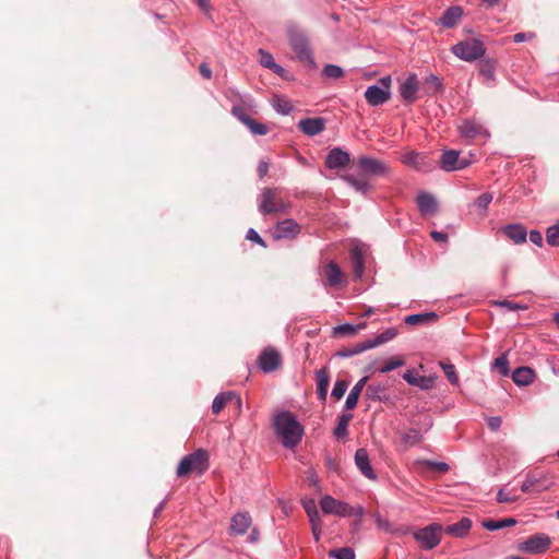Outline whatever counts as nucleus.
I'll use <instances>...</instances> for the list:
<instances>
[{"label":"nucleus","instance_id":"obj_1","mask_svg":"<svg viewBox=\"0 0 559 559\" xmlns=\"http://www.w3.org/2000/svg\"><path fill=\"white\" fill-rule=\"evenodd\" d=\"M274 429L282 444L287 449L297 447L302 439L304 427L288 411H283L275 416Z\"/></svg>","mask_w":559,"mask_h":559},{"label":"nucleus","instance_id":"obj_2","mask_svg":"<svg viewBox=\"0 0 559 559\" xmlns=\"http://www.w3.org/2000/svg\"><path fill=\"white\" fill-rule=\"evenodd\" d=\"M289 207L281 188H263L258 197V210L262 215L285 214Z\"/></svg>","mask_w":559,"mask_h":559},{"label":"nucleus","instance_id":"obj_3","mask_svg":"<svg viewBox=\"0 0 559 559\" xmlns=\"http://www.w3.org/2000/svg\"><path fill=\"white\" fill-rule=\"evenodd\" d=\"M241 105H234L231 107V115L245 124L252 135H265L269 133L270 128L263 122H259L248 115V111H253L255 105L252 98H241Z\"/></svg>","mask_w":559,"mask_h":559},{"label":"nucleus","instance_id":"obj_4","mask_svg":"<svg viewBox=\"0 0 559 559\" xmlns=\"http://www.w3.org/2000/svg\"><path fill=\"white\" fill-rule=\"evenodd\" d=\"M287 37L297 58L300 61L314 66L312 50L310 48L306 33L301 31L297 25L290 24L287 26Z\"/></svg>","mask_w":559,"mask_h":559},{"label":"nucleus","instance_id":"obj_5","mask_svg":"<svg viewBox=\"0 0 559 559\" xmlns=\"http://www.w3.org/2000/svg\"><path fill=\"white\" fill-rule=\"evenodd\" d=\"M209 468V455L203 449H198L194 452L183 456L177 467V476L186 477L191 472L203 474Z\"/></svg>","mask_w":559,"mask_h":559},{"label":"nucleus","instance_id":"obj_6","mask_svg":"<svg viewBox=\"0 0 559 559\" xmlns=\"http://www.w3.org/2000/svg\"><path fill=\"white\" fill-rule=\"evenodd\" d=\"M451 50L457 58L467 62L484 57L486 52L484 43L476 38L460 41Z\"/></svg>","mask_w":559,"mask_h":559},{"label":"nucleus","instance_id":"obj_7","mask_svg":"<svg viewBox=\"0 0 559 559\" xmlns=\"http://www.w3.org/2000/svg\"><path fill=\"white\" fill-rule=\"evenodd\" d=\"M320 507H321V510L323 511V513H325V514H335L338 516H352V515L361 516L364 514L362 507H358L357 509H354L347 502L338 501L329 495L324 496L321 499Z\"/></svg>","mask_w":559,"mask_h":559},{"label":"nucleus","instance_id":"obj_8","mask_svg":"<svg viewBox=\"0 0 559 559\" xmlns=\"http://www.w3.org/2000/svg\"><path fill=\"white\" fill-rule=\"evenodd\" d=\"M391 78L383 76L377 84L370 85L365 92V98L371 106H379L386 103L390 99L391 92Z\"/></svg>","mask_w":559,"mask_h":559},{"label":"nucleus","instance_id":"obj_9","mask_svg":"<svg viewBox=\"0 0 559 559\" xmlns=\"http://www.w3.org/2000/svg\"><path fill=\"white\" fill-rule=\"evenodd\" d=\"M442 525L432 523L426 527L419 528L414 533L415 540L425 550H431L441 542Z\"/></svg>","mask_w":559,"mask_h":559},{"label":"nucleus","instance_id":"obj_10","mask_svg":"<svg viewBox=\"0 0 559 559\" xmlns=\"http://www.w3.org/2000/svg\"><path fill=\"white\" fill-rule=\"evenodd\" d=\"M554 485L552 477L544 471H533L526 475L521 486L523 492H543Z\"/></svg>","mask_w":559,"mask_h":559},{"label":"nucleus","instance_id":"obj_11","mask_svg":"<svg viewBox=\"0 0 559 559\" xmlns=\"http://www.w3.org/2000/svg\"><path fill=\"white\" fill-rule=\"evenodd\" d=\"M551 544L550 537L545 533H537L519 544V550L530 555L545 552Z\"/></svg>","mask_w":559,"mask_h":559},{"label":"nucleus","instance_id":"obj_12","mask_svg":"<svg viewBox=\"0 0 559 559\" xmlns=\"http://www.w3.org/2000/svg\"><path fill=\"white\" fill-rule=\"evenodd\" d=\"M357 168L364 176H385L390 170L386 163L369 156H360Z\"/></svg>","mask_w":559,"mask_h":559},{"label":"nucleus","instance_id":"obj_13","mask_svg":"<svg viewBox=\"0 0 559 559\" xmlns=\"http://www.w3.org/2000/svg\"><path fill=\"white\" fill-rule=\"evenodd\" d=\"M282 362L280 353L273 347L265 348L258 358V366L263 372H273Z\"/></svg>","mask_w":559,"mask_h":559},{"label":"nucleus","instance_id":"obj_14","mask_svg":"<svg viewBox=\"0 0 559 559\" xmlns=\"http://www.w3.org/2000/svg\"><path fill=\"white\" fill-rule=\"evenodd\" d=\"M416 204L424 217H431L438 212V201L430 192L421 191L417 194Z\"/></svg>","mask_w":559,"mask_h":559},{"label":"nucleus","instance_id":"obj_15","mask_svg":"<svg viewBox=\"0 0 559 559\" xmlns=\"http://www.w3.org/2000/svg\"><path fill=\"white\" fill-rule=\"evenodd\" d=\"M299 233H300V225L292 218H287V219L278 222L274 228V237L277 240L293 239Z\"/></svg>","mask_w":559,"mask_h":559},{"label":"nucleus","instance_id":"obj_16","mask_svg":"<svg viewBox=\"0 0 559 559\" xmlns=\"http://www.w3.org/2000/svg\"><path fill=\"white\" fill-rule=\"evenodd\" d=\"M419 82L415 73L409 74L400 86V95L407 104H413L417 100Z\"/></svg>","mask_w":559,"mask_h":559},{"label":"nucleus","instance_id":"obj_17","mask_svg":"<svg viewBox=\"0 0 559 559\" xmlns=\"http://www.w3.org/2000/svg\"><path fill=\"white\" fill-rule=\"evenodd\" d=\"M349 162V154L340 147L332 148L325 157V166L330 169L344 168Z\"/></svg>","mask_w":559,"mask_h":559},{"label":"nucleus","instance_id":"obj_18","mask_svg":"<svg viewBox=\"0 0 559 559\" xmlns=\"http://www.w3.org/2000/svg\"><path fill=\"white\" fill-rule=\"evenodd\" d=\"M459 132L463 138L467 139H475L480 135L486 138L489 136V133L485 127L476 120L472 119L464 120L459 127Z\"/></svg>","mask_w":559,"mask_h":559},{"label":"nucleus","instance_id":"obj_19","mask_svg":"<svg viewBox=\"0 0 559 559\" xmlns=\"http://www.w3.org/2000/svg\"><path fill=\"white\" fill-rule=\"evenodd\" d=\"M499 231L502 233L509 240L513 241L515 245L524 243L527 238L526 228L519 223L506 225L501 227Z\"/></svg>","mask_w":559,"mask_h":559},{"label":"nucleus","instance_id":"obj_20","mask_svg":"<svg viewBox=\"0 0 559 559\" xmlns=\"http://www.w3.org/2000/svg\"><path fill=\"white\" fill-rule=\"evenodd\" d=\"M301 132L309 136H314L325 129V120L323 118H305L298 122Z\"/></svg>","mask_w":559,"mask_h":559},{"label":"nucleus","instance_id":"obj_21","mask_svg":"<svg viewBox=\"0 0 559 559\" xmlns=\"http://www.w3.org/2000/svg\"><path fill=\"white\" fill-rule=\"evenodd\" d=\"M355 464L359 472L368 479H376L377 476L370 465L369 455L366 449L360 448L355 453Z\"/></svg>","mask_w":559,"mask_h":559},{"label":"nucleus","instance_id":"obj_22","mask_svg":"<svg viewBox=\"0 0 559 559\" xmlns=\"http://www.w3.org/2000/svg\"><path fill=\"white\" fill-rule=\"evenodd\" d=\"M403 379L411 385L418 386L420 390H429L433 386V379L417 374L413 369L404 372Z\"/></svg>","mask_w":559,"mask_h":559},{"label":"nucleus","instance_id":"obj_23","mask_svg":"<svg viewBox=\"0 0 559 559\" xmlns=\"http://www.w3.org/2000/svg\"><path fill=\"white\" fill-rule=\"evenodd\" d=\"M472 527V520L462 518L459 522L445 526L444 533L453 537L463 538L467 536Z\"/></svg>","mask_w":559,"mask_h":559},{"label":"nucleus","instance_id":"obj_24","mask_svg":"<svg viewBox=\"0 0 559 559\" xmlns=\"http://www.w3.org/2000/svg\"><path fill=\"white\" fill-rule=\"evenodd\" d=\"M463 15V9L457 5L448 8L442 16L439 19V23L444 27L451 28L457 24Z\"/></svg>","mask_w":559,"mask_h":559},{"label":"nucleus","instance_id":"obj_25","mask_svg":"<svg viewBox=\"0 0 559 559\" xmlns=\"http://www.w3.org/2000/svg\"><path fill=\"white\" fill-rule=\"evenodd\" d=\"M251 525V518L248 513H237L233 516L230 530L236 535H243Z\"/></svg>","mask_w":559,"mask_h":559},{"label":"nucleus","instance_id":"obj_26","mask_svg":"<svg viewBox=\"0 0 559 559\" xmlns=\"http://www.w3.org/2000/svg\"><path fill=\"white\" fill-rule=\"evenodd\" d=\"M231 400H236L237 406L239 408L241 407V399L237 396L235 392L228 391L222 392L214 397L212 403V412L214 414H218L224 408L226 403Z\"/></svg>","mask_w":559,"mask_h":559},{"label":"nucleus","instance_id":"obj_27","mask_svg":"<svg viewBox=\"0 0 559 559\" xmlns=\"http://www.w3.org/2000/svg\"><path fill=\"white\" fill-rule=\"evenodd\" d=\"M317 394L320 401L324 402L328 396L330 374L326 368H321L316 372Z\"/></svg>","mask_w":559,"mask_h":559},{"label":"nucleus","instance_id":"obj_28","mask_svg":"<svg viewBox=\"0 0 559 559\" xmlns=\"http://www.w3.org/2000/svg\"><path fill=\"white\" fill-rule=\"evenodd\" d=\"M535 372L530 367H519L512 372V380L520 386H526L533 382Z\"/></svg>","mask_w":559,"mask_h":559},{"label":"nucleus","instance_id":"obj_29","mask_svg":"<svg viewBox=\"0 0 559 559\" xmlns=\"http://www.w3.org/2000/svg\"><path fill=\"white\" fill-rule=\"evenodd\" d=\"M460 158V153L455 150L444 151L440 158V168L444 171H454L457 170V162Z\"/></svg>","mask_w":559,"mask_h":559},{"label":"nucleus","instance_id":"obj_30","mask_svg":"<svg viewBox=\"0 0 559 559\" xmlns=\"http://www.w3.org/2000/svg\"><path fill=\"white\" fill-rule=\"evenodd\" d=\"M368 381V377H362L349 391L346 401H345V408L346 409H354L357 406L359 395L361 394V391L364 390L366 383Z\"/></svg>","mask_w":559,"mask_h":559},{"label":"nucleus","instance_id":"obj_31","mask_svg":"<svg viewBox=\"0 0 559 559\" xmlns=\"http://www.w3.org/2000/svg\"><path fill=\"white\" fill-rule=\"evenodd\" d=\"M342 179L361 194L366 195L371 189V185L362 177L347 174L342 176Z\"/></svg>","mask_w":559,"mask_h":559},{"label":"nucleus","instance_id":"obj_32","mask_svg":"<svg viewBox=\"0 0 559 559\" xmlns=\"http://www.w3.org/2000/svg\"><path fill=\"white\" fill-rule=\"evenodd\" d=\"M366 396L370 401L388 402L386 388L381 383H371L366 389Z\"/></svg>","mask_w":559,"mask_h":559},{"label":"nucleus","instance_id":"obj_33","mask_svg":"<svg viewBox=\"0 0 559 559\" xmlns=\"http://www.w3.org/2000/svg\"><path fill=\"white\" fill-rule=\"evenodd\" d=\"M325 278L330 286H337L343 281L342 270L334 261H330L325 267Z\"/></svg>","mask_w":559,"mask_h":559},{"label":"nucleus","instance_id":"obj_34","mask_svg":"<svg viewBox=\"0 0 559 559\" xmlns=\"http://www.w3.org/2000/svg\"><path fill=\"white\" fill-rule=\"evenodd\" d=\"M362 247H353L350 251V259L353 263V271L356 277L360 278L365 271Z\"/></svg>","mask_w":559,"mask_h":559},{"label":"nucleus","instance_id":"obj_35","mask_svg":"<svg viewBox=\"0 0 559 559\" xmlns=\"http://www.w3.org/2000/svg\"><path fill=\"white\" fill-rule=\"evenodd\" d=\"M492 200L493 194L491 192H485L474 200L472 206L475 207V211L479 216L485 217Z\"/></svg>","mask_w":559,"mask_h":559},{"label":"nucleus","instance_id":"obj_36","mask_svg":"<svg viewBox=\"0 0 559 559\" xmlns=\"http://www.w3.org/2000/svg\"><path fill=\"white\" fill-rule=\"evenodd\" d=\"M353 415L349 413L338 416L337 424L333 430V436L336 439H345L348 435V425L352 420Z\"/></svg>","mask_w":559,"mask_h":559},{"label":"nucleus","instance_id":"obj_37","mask_svg":"<svg viewBox=\"0 0 559 559\" xmlns=\"http://www.w3.org/2000/svg\"><path fill=\"white\" fill-rule=\"evenodd\" d=\"M368 349H371V346H370L368 340H366V341H364L361 343H358V344H355L353 346L344 347V348L340 349L336 353V356L341 357V358H348V357L358 355V354H360V353H362L365 350H368Z\"/></svg>","mask_w":559,"mask_h":559},{"label":"nucleus","instance_id":"obj_38","mask_svg":"<svg viewBox=\"0 0 559 559\" xmlns=\"http://www.w3.org/2000/svg\"><path fill=\"white\" fill-rule=\"evenodd\" d=\"M438 319V314L433 311L423 312V313H413L405 317V323L409 325L423 324L427 322H433Z\"/></svg>","mask_w":559,"mask_h":559},{"label":"nucleus","instance_id":"obj_39","mask_svg":"<svg viewBox=\"0 0 559 559\" xmlns=\"http://www.w3.org/2000/svg\"><path fill=\"white\" fill-rule=\"evenodd\" d=\"M397 333H399L397 329L389 328L385 331H383L382 333H380L379 335H377L374 338L368 340V342H369L371 348H374L377 346H380L384 343L392 341L397 335Z\"/></svg>","mask_w":559,"mask_h":559},{"label":"nucleus","instance_id":"obj_40","mask_svg":"<svg viewBox=\"0 0 559 559\" xmlns=\"http://www.w3.org/2000/svg\"><path fill=\"white\" fill-rule=\"evenodd\" d=\"M272 106L274 110L281 115H289L294 109V106L288 99L276 95L273 98Z\"/></svg>","mask_w":559,"mask_h":559},{"label":"nucleus","instance_id":"obj_41","mask_svg":"<svg viewBox=\"0 0 559 559\" xmlns=\"http://www.w3.org/2000/svg\"><path fill=\"white\" fill-rule=\"evenodd\" d=\"M424 90L428 95H435L442 90V84L439 78L430 74L425 79Z\"/></svg>","mask_w":559,"mask_h":559},{"label":"nucleus","instance_id":"obj_42","mask_svg":"<svg viewBox=\"0 0 559 559\" xmlns=\"http://www.w3.org/2000/svg\"><path fill=\"white\" fill-rule=\"evenodd\" d=\"M516 522L514 519H503V520H499V521H495V520H486L483 522V526L488 530V531H498V530H501V528H504V527H508V526H512L514 525Z\"/></svg>","mask_w":559,"mask_h":559},{"label":"nucleus","instance_id":"obj_43","mask_svg":"<svg viewBox=\"0 0 559 559\" xmlns=\"http://www.w3.org/2000/svg\"><path fill=\"white\" fill-rule=\"evenodd\" d=\"M401 440L408 447H414L421 442L423 435L416 428L408 429L405 433L402 435Z\"/></svg>","mask_w":559,"mask_h":559},{"label":"nucleus","instance_id":"obj_44","mask_svg":"<svg viewBox=\"0 0 559 559\" xmlns=\"http://www.w3.org/2000/svg\"><path fill=\"white\" fill-rule=\"evenodd\" d=\"M423 159L421 155L419 153H416L414 151L407 152L402 155L401 160L404 165L413 167L415 169H420Z\"/></svg>","mask_w":559,"mask_h":559},{"label":"nucleus","instance_id":"obj_45","mask_svg":"<svg viewBox=\"0 0 559 559\" xmlns=\"http://www.w3.org/2000/svg\"><path fill=\"white\" fill-rule=\"evenodd\" d=\"M329 556L334 559H355V552L349 547L332 549Z\"/></svg>","mask_w":559,"mask_h":559},{"label":"nucleus","instance_id":"obj_46","mask_svg":"<svg viewBox=\"0 0 559 559\" xmlns=\"http://www.w3.org/2000/svg\"><path fill=\"white\" fill-rule=\"evenodd\" d=\"M439 366L442 368L447 379L451 384H457L459 383V377L455 371V367L452 364H448L444 361H440Z\"/></svg>","mask_w":559,"mask_h":559},{"label":"nucleus","instance_id":"obj_47","mask_svg":"<svg viewBox=\"0 0 559 559\" xmlns=\"http://www.w3.org/2000/svg\"><path fill=\"white\" fill-rule=\"evenodd\" d=\"M479 73L488 80H493L495 79L493 61L490 59L483 60L479 66Z\"/></svg>","mask_w":559,"mask_h":559},{"label":"nucleus","instance_id":"obj_48","mask_svg":"<svg viewBox=\"0 0 559 559\" xmlns=\"http://www.w3.org/2000/svg\"><path fill=\"white\" fill-rule=\"evenodd\" d=\"M492 368H496L499 371V373L504 377L509 376L510 369L507 355L503 354L497 357L492 362Z\"/></svg>","mask_w":559,"mask_h":559},{"label":"nucleus","instance_id":"obj_49","mask_svg":"<svg viewBox=\"0 0 559 559\" xmlns=\"http://www.w3.org/2000/svg\"><path fill=\"white\" fill-rule=\"evenodd\" d=\"M362 328H365V323H360L357 326H354L350 323H344L334 328V333L342 335H352Z\"/></svg>","mask_w":559,"mask_h":559},{"label":"nucleus","instance_id":"obj_50","mask_svg":"<svg viewBox=\"0 0 559 559\" xmlns=\"http://www.w3.org/2000/svg\"><path fill=\"white\" fill-rule=\"evenodd\" d=\"M405 361L403 358L401 357H395V358H391L390 360H388L385 364H383L380 368H379V371L381 373H388L396 368H400L402 366H404Z\"/></svg>","mask_w":559,"mask_h":559},{"label":"nucleus","instance_id":"obj_51","mask_svg":"<svg viewBox=\"0 0 559 559\" xmlns=\"http://www.w3.org/2000/svg\"><path fill=\"white\" fill-rule=\"evenodd\" d=\"M547 245H559V222L546 230Z\"/></svg>","mask_w":559,"mask_h":559},{"label":"nucleus","instance_id":"obj_52","mask_svg":"<svg viewBox=\"0 0 559 559\" xmlns=\"http://www.w3.org/2000/svg\"><path fill=\"white\" fill-rule=\"evenodd\" d=\"M305 511L309 518L310 522L320 520L319 511L317 509L314 500L304 501L302 503Z\"/></svg>","mask_w":559,"mask_h":559},{"label":"nucleus","instance_id":"obj_53","mask_svg":"<svg viewBox=\"0 0 559 559\" xmlns=\"http://www.w3.org/2000/svg\"><path fill=\"white\" fill-rule=\"evenodd\" d=\"M323 75L330 79H340L343 76L344 71L336 64H328L323 68Z\"/></svg>","mask_w":559,"mask_h":559},{"label":"nucleus","instance_id":"obj_54","mask_svg":"<svg viewBox=\"0 0 559 559\" xmlns=\"http://www.w3.org/2000/svg\"><path fill=\"white\" fill-rule=\"evenodd\" d=\"M348 388V383L345 380H337L334 383L333 390H332V396H334L336 400H340L344 396Z\"/></svg>","mask_w":559,"mask_h":559},{"label":"nucleus","instance_id":"obj_55","mask_svg":"<svg viewBox=\"0 0 559 559\" xmlns=\"http://www.w3.org/2000/svg\"><path fill=\"white\" fill-rule=\"evenodd\" d=\"M259 55H260V63L264 67V68H267V69H271L272 67H275V60L273 58V56L263 50V49H260L259 50Z\"/></svg>","mask_w":559,"mask_h":559},{"label":"nucleus","instance_id":"obj_56","mask_svg":"<svg viewBox=\"0 0 559 559\" xmlns=\"http://www.w3.org/2000/svg\"><path fill=\"white\" fill-rule=\"evenodd\" d=\"M226 96L233 103V106L234 105H241V106H243V104L241 103V98H251L249 95L241 96L235 90H228L227 93H226Z\"/></svg>","mask_w":559,"mask_h":559},{"label":"nucleus","instance_id":"obj_57","mask_svg":"<svg viewBox=\"0 0 559 559\" xmlns=\"http://www.w3.org/2000/svg\"><path fill=\"white\" fill-rule=\"evenodd\" d=\"M499 307L501 308H506L508 310H511V311H515V310H524L526 307L525 306H521L519 304H515V302H512V301H508V300H500V301H497L496 302Z\"/></svg>","mask_w":559,"mask_h":559},{"label":"nucleus","instance_id":"obj_58","mask_svg":"<svg viewBox=\"0 0 559 559\" xmlns=\"http://www.w3.org/2000/svg\"><path fill=\"white\" fill-rule=\"evenodd\" d=\"M425 464L440 473H447L449 471V465L444 462L426 461Z\"/></svg>","mask_w":559,"mask_h":559},{"label":"nucleus","instance_id":"obj_59","mask_svg":"<svg viewBox=\"0 0 559 559\" xmlns=\"http://www.w3.org/2000/svg\"><path fill=\"white\" fill-rule=\"evenodd\" d=\"M246 238L257 245H265L261 236L253 228L248 229Z\"/></svg>","mask_w":559,"mask_h":559},{"label":"nucleus","instance_id":"obj_60","mask_svg":"<svg viewBox=\"0 0 559 559\" xmlns=\"http://www.w3.org/2000/svg\"><path fill=\"white\" fill-rule=\"evenodd\" d=\"M516 499H518L516 497L511 496L509 492H506L503 489H500L497 493V501L500 503L513 502Z\"/></svg>","mask_w":559,"mask_h":559},{"label":"nucleus","instance_id":"obj_61","mask_svg":"<svg viewBox=\"0 0 559 559\" xmlns=\"http://www.w3.org/2000/svg\"><path fill=\"white\" fill-rule=\"evenodd\" d=\"M310 523H311V531H312L313 538L316 542H319L320 536H321L322 522H321V520H318V521L316 520Z\"/></svg>","mask_w":559,"mask_h":559},{"label":"nucleus","instance_id":"obj_62","mask_svg":"<svg viewBox=\"0 0 559 559\" xmlns=\"http://www.w3.org/2000/svg\"><path fill=\"white\" fill-rule=\"evenodd\" d=\"M527 235H528L530 241L533 245H543V236H542L540 231L533 229Z\"/></svg>","mask_w":559,"mask_h":559},{"label":"nucleus","instance_id":"obj_63","mask_svg":"<svg viewBox=\"0 0 559 559\" xmlns=\"http://www.w3.org/2000/svg\"><path fill=\"white\" fill-rule=\"evenodd\" d=\"M269 167H270V165H269V162H266V160H261L259 163L257 171H258V175L260 178H263L267 175Z\"/></svg>","mask_w":559,"mask_h":559},{"label":"nucleus","instance_id":"obj_64","mask_svg":"<svg viewBox=\"0 0 559 559\" xmlns=\"http://www.w3.org/2000/svg\"><path fill=\"white\" fill-rule=\"evenodd\" d=\"M501 423H502V420L498 416H492V417L488 418V426L493 431H496L500 428Z\"/></svg>","mask_w":559,"mask_h":559}]
</instances>
